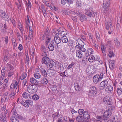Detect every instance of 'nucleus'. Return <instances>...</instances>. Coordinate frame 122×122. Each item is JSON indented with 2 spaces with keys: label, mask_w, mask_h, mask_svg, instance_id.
<instances>
[{
  "label": "nucleus",
  "mask_w": 122,
  "mask_h": 122,
  "mask_svg": "<svg viewBox=\"0 0 122 122\" xmlns=\"http://www.w3.org/2000/svg\"><path fill=\"white\" fill-rule=\"evenodd\" d=\"M97 89L94 86L90 87L89 88V90L87 92L88 96L90 97H94L97 93Z\"/></svg>",
  "instance_id": "obj_1"
},
{
  "label": "nucleus",
  "mask_w": 122,
  "mask_h": 122,
  "mask_svg": "<svg viewBox=\"0 0 122 122\" xmlns=\"http://www.w3.org/2000/svg\"><path fill=\"white\" fill-rule=\"evenodd\" d=\"M38 88L36 85H30L27 86V90L29 92L33 93L37 91Z\"/></svg>",
  "instance_id": "obj_2"
},
{
  "label": "nucleus",
  "mask_w": 122,
  "mask_h": 122,
  "mask_svg": "<svg viewBox=\"0 0 122 122\" xmlns=\"http://www.w3.org/2000/svg\"><path fill=\"white\" fill-rule=\"evenodd\" d=\"M103 102L106 104L110 105L112 104V100L109 97H106L103 99Z\"/></svg>",
  "instance_id": "obj_3"
},
{
  "label": "nucleus",
  "mask_w": 122,
  "mask_h": 122,
  "mask_svg": "<svg viewBox=\"0 0 122 122\" xmlns=\"http://www.w3.org/2000/svg\"><path fill=\"white\" fill-rule=\"evenodd\" d=\"M108 83L107 80H105L102 81L100 83L99 87L100 90H103L107 86Z\"/></svg>",
  "instance_id": "obj_4"
},
{
  "label": "nucleus",
  "mask_w": 122,
  "mask_h": 122,
  "mask_svg": "<svg viewBox=\"0 0 122 122\" xmlns=\"http://www.w3.org/2000/svg\"><path fill=\"white\" fill-rule=\"evenodd\" d=\"M0 15L3 19L6 20L9 18L8 15H6L5 12L2 10L0 11Z\"/></svg>",
  "instance_id": "obj_5"
},
{
  "label": "nucleus",
  "mask_w": 122,
  "mask_h": 122,
  "mask_svg": "<svg viewBox=\"0 0 122 122\" xmlns=\"http://www.w3.org/2000/svg\"><path fill=\"white\" fill-rule=\"evenodd\" d=\"M112 113V112L107 110L104 112L103 114L104 117L106 118H109L111 116Z\"/></svg>",
  "instance_id": "obj_6"
},
{
  "label": "nucleus",
  "mask_w": 122,
  "mask_h": 122,
  "mask_svg": "<svg viewBox=\"0 0 122 122\" xmlns=\"http://www.w3.org/2000/svg\"><path fill=\"white\" fill-rule=\"evenodd\" d=\"M48 75L50 76H53L57 74V72L51 69L49 70H48Z\"/></svg>",
  "instance_id": "obj_7"
},
{
  "label": "nucleus",
  "mask_w": 122,
  "mask_h": 122,
  "mask_svg": "<svg viewBox=\"0 0 122 122\" xmlns=\"http://www.w3.org/2000/svg\"><path fill=\"white\" fill-rule=\"evenodd\" d=\"M111 23V22H107L106 23V29L108 30L109 29L111 30H113V27L112 26Z\"/></svg>",
  "instance_id": "obj_8"
},
{
  "label": "nucleus",
  "mask_w": 122,
  "mask_h": 122,
  "mask_svg": "<svg viewBox=\"0 0 122 122\" xmlns=\"http://www.w3.org/2000/svg\"><path fill=\"white\" fill-rule=\"evenodd\" d=\"M76 45H79L81 47H83L84 45L83 41L80 39H78L76 40Z\"/></svg>",
  "instance_id": "obj_9"
},
{
  "label": "nucleus",
  "mask_w": 122,
  "mask_h": 122,
  "mask_svg": "<svg viewBox=\"0 0 122 122\" xmlns=\"http://www.w3.org/2000/svg\"><path fill=\"white\" fill-rule=\"evenodd\" d=\"M50 60V59L48 57H44L42 59V63L48 65L49 63Z\"/></svg>",
  "instance_id": "obj_10"
},
{
  "label": "nucleus",
  "mask_w": 122,
  "mask_h": 122,
  "mask_svg": "<svg viewBox=\"0 0 122 122\" xmlns=\"http://www.w3.org/2000/svg\"><path fill=\"white\" fill-rule=\"evenodd\" d=\"M0 118L1 122H7L6 120V117L5 113H1L0 115Z\"/></svg>",
  "instance_id": "obj_11"
},
{
  "label": "nucleus",
  "mask_w": 122,
  "mask_h": 122,
  "mask_svg": "<svg viewBox=\"0 0 122 122\" xmlns=\"http://www.w3.org/2000/svg\"><path fill=\"white\" fill-rule=\"evenodd\" d=\"M99 75H95L93 78V81L95 84H97L98 82L101 81L98 77Z\"/></svg>",
  "instance_id": "obj_12"
},
{
  "label": "nucleus",
  "mask_w": 122,
  "mask_h": 122,
  "mask_svg": "<svg viewBox=\"0 0 122 122\" xmlns=\"http://www.w3.org/2000/svg\"><path fill=\"white\" fill-rule=\"evenodd\" d=\"M30 81L31 83L34 84V85H36L37 86L38 85V81L36 79L33 77L30 78Z\"/></svg>",
  "instance_id": "obj_13"
},
{
  "label": "nucleus",
  "mask_w": 122,
  "mask_h": 122,
  "mask_svg": "<svg viewBox=\"0 0 122 122\" xmlns=\"http://www.w3.org/2000/svg\"><path fill=\"white\" fill-rule=\"evenodd\" d=\"M54 39L55 43L57 44H59L61 42V37L58 35L55 36Z\"/></svg>",
  "instance_id": "obj_14"
},
{
  "label": "nucleus",
  "mask_w": 122,
  "mask_h": 122,
  "mask_svg": "<svg viewBox=\"0 0 122 122\" xmlns=\"http://www.w3.org/2000/svg\"><path fill=\"white\" fill-rule=\"evenodd\" d=\"M83 118L84 117L86 119H89L90 117V114L87 111H85L83 115Z\"/></svg>",
  "instance_id": "obj_15"
},
{
  "label": "nucleus",
  "mask_w": 122,
  "mask_h": 122,
  "mask_svg": "<svg viewBox=\"0 0 122 122\" xmlns=\"http://www.w3.org/2000/svg\"><path fill=\"white\" fill-rule=\"evenodd\" d=\"M115 42V46L117 48H119L121 46V45L120 43V42L116 39L114 40Z\"/></svg>",
  "instance_id": "obj_16"
},
{
  "label": "nucleus",
  "mask_w": 122,
  "mask_h": 122,
  "mask_svg": "<svg viewBox=\"0 0 122 122\" xmlns=\"http://www.w3.org/2000/svg\"><path fill=\"white\" fill-rule=\"evenodd\" d=\"M109 67L111 70H113L114 68L115 64L114 61H111L109 62Z\"/></svg>",
  "instance_id": "obj_17"
},
{
  "label": "nucleus",
  "mask_w": 122,
  "mask_h": 122,
  "mask_svg": "<svg viewBox=\"0 0 122 122\" xmlns=\"http://www.w3.org/2000/svg\"><path fill=\"white\" fill-rule=\"evenodd\" d=\"M113 90V87L111 86H107L105 89V91L108 93H111L112 92Z\"/></svg>",
  "instance_id": "obj_18"
},
{
  "label": "nucleus",
  "mask_w": 122,
  "mask_h": 122,
  "mask_svg": "<svg viewBox=\"0 0 122 122\" xmlns=\"http://www.w3.org/2000/svg\"><path fill=\"white\" fill-rule=\"evenodd\" d=\"M55 64V62L52 60H50L49 63L47 65V66L50 68H52L54 65Z\"/></svg>",
  "instance_id": "obj_19"
},
{
  "label": "nucleus",
  "mask_w": 122,
  "mask_h": 122,
  "mask_svg": "<svg viewBox=\"0 0 122 122\" xmlns=\"http://www.w3.org/2000/svg\"><path fill=\"white\" fill-rule=\"evenodd\" d=\"M74 85L76 91H81L80 87L78 83H74Z\"/></svg>",
  "instance_id": "obj_20"
},
{
  "label": "nucleus",
  "mask_w": 122,
  "mask_h": 122,
  "mask_svg": "<svg viewBox=\"0 0 122 122\" xmlns=\"http://www.w3.org/2000/svg\"><path fill=\"white\" fill-rule=\"evenodd\" d=\"M85 13L87 15L90 17H91L93 13L94 14V13L93 12V10L90 9L88 10Z\"/></svg>",
  "instance_id": "obj_21"
},
{
  "label": "nucleus",
  "mask_w": 122,
  "mask_h": 122,
  "mask_svg": "<svg viewBox=\"0 0 122 122\" xmlns=\"http://www.w3.org/2000/svg\"><path fill=\"white\" fill-rule=\"evenodd\" d=\"M76 121L78 122H83L82 121H83L84 118L81 116H78L76 118Z\"/></svg>",
  "instance_id": "obj_22"
},
{
  "label": "nucleus",
  "mask_w": 122,
  "mask_h": 122,
  "mask_svg": "<svg viewBox=\"0 0 122 122\" xmlns=\"http://www.w3.org/2000/svg\"><path fill=\"white\" fill-rule=\"evenodd\" d=\"M67 31L66 30L64 29V30H62L60 32V35L62 37L66 36H65L67 34Z\"/></svg>",
  "instance_id": "obj_23"
},
{
  "label": "nucleus",
  "mask_w": 122,
  "mask_h": 122,
  "mask_svg": "<svg viewBox=\"0 0 122 122\" xmlns=\"http://www.w3.org/2000/svg\"><path fill=\"white\" fill-rule=\"evenodd\" d=\"M76 56L78 58H80L82 57V54L81 51H77L76 52Z\"/></svg>",
  "instance_id": "obj_24"
},
{
  "label": "nucleus",
  "mask_w": 122,
  "mask_h": 122,
  "mask_svg": "<svg viewBox=\"0 0 122 122\" xmlns=\"http://www.w3.org/2000/svg\"><path fill=\"white\" fill-rule=\"evenodd\" d=\"M62 42L64 43H66L68 41V40L66 36H62L61 37Z\"/></svg>",
  "instance_id": "obj_25"
},
{
  "label": "nucleus",
  "mask_w": 122,
  "mask_h": 122,
  "mask_svg": "<svg viewBox=\"0 0 122 122\" xmlns=\"http://www.w3.org/2000/svg\"><path fill=\"white\" fill-rule=\"evenodd\" d=\"M87 52L86 53L87 56H89L93 53V50L91 48L88 49L87 50Z\"/></svg>",
  "instance_id": "obj_26"
},
{
  "label": "nucleus",
  "mask_w": 122,
  "mask_h": 122,
  "mask_svg": "<svg viewBox=\"0 0 122 122\" xmlns=\"http://www.w3.org/2000/svg\"><path fill=\"white\" fill-rule=\"evenodd\" d=\"M42 84H46L48 82V80L45 78H43L40 81Z\"/></svg>",
  "instance_id": "obj_27"
},
{
  "label": "nucleus",
  "mask_w": 122,
  "mask_h": 122,
  "mask_svg": "<svg viewBox=\"0 0 122 122\" xmlns=\"http://www.w3.org/2000/svg\"><path fill=\"white\" fill-rule=\"evenodd\" d=\"M41 74L45 77L47 76V74L45 70L43 69L42 68L41 70Z\"/></svg>",
  "instance_id": "obj_28"
},
{
  "label": "nucleus",
  "mask_w": 122,
  "mask_h": 122,
  "mask_svg": "<svg viewBox=\"0 0 122 122\" xmlns=\"http://www.w3.org/2000/svg\"><path fill=\"white\" fill-rule=\"evenodd\" d=\"M95 60V57L92 55L90 56L88 60L89 62H93Z\"/></svg>",
  "instance_id": "obj_29"
},
{
  "label": "nucleus",
  "mask_w": 122,
  "mask_h": 122,
  "mask_svg": "<svg viewBox=\"0 0 122 122\" xmlns=\"http://www.w3.org/2000/svg\"><path fill=\"white\" fill-rule=\"evenodd\" d=\"M79 19L81 22H83V21L86 19L85 15L83 14H82L80 15L79 16Z\"/></svg>",
  "instance_id": "obj_30"
},
{
  "label": "nucleus",
  "mask_w": 122,
  "mask_h": 122,
  "mask_svg": "<svg viewBox=\"0 0 122 122\" xmlns=\"http://www.w3.org/2000/svg\"><path fill=\"white\" fill-rule=\"evenodd\" d=\"M96 118L97 120H96V121H100V120H105L104 116H97L96 117Z\"/></svg>",
  "instance_id": "obj_31"
},
{
  "label": "nucleus",
  "mask_w": 122,
  "mask_h": 122,
  "mask_svg": "<svg viewBox=\"0 0 122 122\" xmlns=\"http://www.w3.org/2000/svg\"><path fill=\"white\" fill-rule=\"evenodd\" d=\"M102 51L103 54L104 56H105L106 54V50L103 46H101Z\"/></svg>",
  "instance_id": "obj_32"
},
{
  "label": "nucleus",
  "mask_w": 122,
  "mask_h": 122,
  "mask_svg": "<svg viewBox=\"0 0 122 122\" xmlns=\"http://www.w3.org/2000/svg\"><path fill=\"white\" fill-rule=\"evenodd\" d=\"M109 6V4L108 2L103 3V7L104 9H107L108 8Z\"/></svg>",
  "instance_id": "obj_33"
},
{
  "label": "nucleus",
  "mask_w": 122,
  "mask_h": 122,
  "mask_svg": "<svg viewBox=\"0 0 122 122\" xmlns=\"http://www.w3.org/2000/svg\"><path fill=\"white\" fill-rule=\"evenodd\" d=\"M49 30L47 28L46 30L44 32V35H45L47 38L48 37V36L49 35Z\"/></svg>",
  "instance_id": "obj_34"
},
{
  "label": "nucleus",
  "mask_w": 122,
  "mask_h": 122,
  "mask_svg": "<svg viewBox=\"0 0 122 122\" xmlns=\"http://www.w3.org/2000/svg\"><path fill=\"white\" fill-rule=\"evenodd\" d=\"M48 47L49 51H53L54 49L53 45L51 43L49 44Z\"/></svg>",
  "instance_id": "obj_35"
},
{
  "label": "nucleus",
  "mask_w": 122,
  "mask_h": 122,
  "mask_svg": "<svg viewBox=\"0 0 122 122\" xmlns=\"http://www.w3.org/2000/svg\"><path fill=\"white\" fill-rule=\"evenodd\" d=\"M109 105L108 106V110H107L112 112V110L114 109V107L112 105V104Z\"/></svg>",
  "instance_id": "obj_36"
},
{
  "label": "nucleus",
  "mask_w": 122,
  "mask_h": 122,
  "mask_svg": "<svg viewBox=\"0 0 122 122\" xmlns=\"http://www.w3.org/2000/svg\"><path fill=\"white\" fill-rule=\"evenodd\" d=\"M35 77L37 79H39L40 78L41 75L40 74L38 73H36L34 74Z\"/></svg>",
  "instance_id": "obj_37"
},
{
  "label": "nucleus",
  "mask_w": 122,
  "mask_h": 122,
  "mask_svg": "<svg viewBox=\"0 0 122 122\" xmlns=\"http://www.w3.org/2000/svg\"><path fill=\"white\" fill-rule=\"evenodd\" d=\"M33 30H29V38H30V39H31L33 37ZM29 39H30L29 38Z\"/></svg>",
  "instance_id": "obj_38"
},
{
  "label": "nucleus",
  "mask_w": 122,
  "mask_h": 122,
  "mask_svg": "<svg viewBox=\"0 0 122 122\" xmlns=\"http://www.w3.org/2000/svg\"><path fill=\"white\" fill-rule=\"evenodd\" d=\"M32 98L34 100H37L39 99V97L38 95L35 94L33 96Z\"/></svg>",
  "instance_id": "obj_39"
},
{
  "label": "nucleus",
  "mask_w": 122,
  "mask_h": 122,
  "mask_svg": "<svg viewBox=\"0 0 122 122\" xmlns=\"http://www.w3.org/2000/svg\"><path fill=\"white\" fill-rule=\"evenodd\" d=\"M117 92L119 95L122 94V90L120 88H118L117 89Z\"/></svg>",
  "instance_id": "obj_40"
},
{
  "label": "nucleus",
  "mask_w": 122,
  "mask_h": 122,
  "mask_svg": "<svg viewBox=\"0 0 122 122\" xmlns=\"http://www.w3.org/2000/svg\"><path fill=\"white\" fill-rule=\"evenodd\" d=\"M31 3L29 0L28 1V3L26 4V9H28V10L29 9V8H30L31 7Z\"/></svg>",
  "instance_id": "obj_41"
},
{
  "label": "nucleus",
  "mask_w": 122,
  "mask_h": 122,
  "mask_svg": "<svg viewBox=\"0 0 122 122\" xmlns=\"http://www.w3.org/2000/svg\"><path fill=\"white\" fill-rule=\"evenodd\" d=\"M12 114L14 115L15 116L16 118H18V115L17 114L16 111L15 110H12Z\"/></svg>",
  "instance_id": "obj_42"
},
{
  "label": "nucleus",
  "mask_w": 122,
  "mask_h": 122,
  "mask_svg": "<svg viewBox=\"0 0 122 122\" xmlns=\"http://www.w3.org/2000/svg\"><path fill=\"white\" fill-rule=\"evenodd\" d=\"M85 112L83 109H79L78 110V113L80 115L84 114Z\"/></svg>",
  "instance_id": "obj_43"
},
{
  "label": "nucleus",
  "mask_w": 122,
  "mask_h": 122,
  "mask_svg": "<svg viewBox=\"0 0 122 122\" xmlns=\"http://www.w3.org/2000/svg\"><path fill=\"white\" fill-rule=\"evenodd\" d=\"M60 29H61L60 28L59 29H58V30H57L55 32H54V34L55 35V36L56 35H58V36L59 35V34L58 35V34H59V33H60V32H61V31Z\"/></svg>",
  "instance_id": "obj_44"
},
{
  "label": "nucleus",
  "mask_w": 122,
  "mask_h": 122,
  "mask_svg": "<svg viewBox=\"0 0 122 122\" xmlns=\"http://www.w3.org/2000/svg\"><path fill=\"white\" fill-rule=\"evenodd\" d=\"M76 6L78 7H80L81 6V2L79 1H76Z\"/></svg>",
  "instance_id": "obj_45"
},
{
  "label": "nucleus",
  "mask_w": 122,
  "mask_h": 122,
  "mask_svg": "<svg viewBox=\"0 0 122 122\" xmlns=\"http://www.w3.org/2000/svg\"><path fill=\"white\" fill-rule=\"evenodd\" d=\"M23 97L25 98H27L28 97V95L25 92H24L22 95Z\"/></svg>",
  "instance_id": "obj_46"
},
{
  "label": "nucleus",
  "mask_w": 122,
  "mask_h": 122,
  "mask_svg": "<svg viewBox=\"0 0 122 122\" xmlns=\"http://www.w3.org/2000/svg\"><path fill=\"white\" fill-rule=\"evenodd\" d=\"M25 102L28 103V104H29L30 105H32L33 104V102L31 101H29L28 100H26Z\"/></svg>",
  "instance_id": "obj_47"
},
{
  "label": "nucleus",
  "mask_w": 122,
  "mask_h": 122,
  "mask_svg": "<svg viewBox=\"0 0 122 122\" xmlns=\"http://www.w3.org/2000/svg\"><path fill=\"white\" fill-rule=\"evenodd\" d=\"M26 76V74L25 73H24L22 74V76L20 77V79L21 80L24 79Z\"/></svg>",
  "instance_id": "obj_48"
},
{
  "label": "nucleus",
  "mask_w": 122,
  "mask_h": 122,
  "mask_svg": "<svg viewBox=\"0 0 122 122\" xmlns=\"http://www.w3.org/2000/svg\"><path fill=\"white\" fill-rule=\"evenodd\" d=\"M59 68L61 71H63L64 70V69L62 64H60L59 65Z\"/></svg>",
  "instance_id": "obj_49"
},
{
  "label": "nucleus",
  "mask_w": 122,
  "mask_h": 122,
  "mask_svg": "<svg viewBox=\"0 0 122 122\" xmlns=\"http://www.w3.org/2000/svg\"><path fill=\"white\" fill-rule=\"evenodd\" d=\"M114 54L111 51H109V53H108V56L110 57H112L114 56Z\"/></svg>",
  "instance_id": "obj_50"
},
{
  "label": "nucleus",
  "mask_w": 122,
  "mask_h": 122,
  "mask_svg": "<svg viewBox=\"0 0 122 122\" xmlns=\"http://www.w3.org/2000/svg\"><path fill=\"white\" fill-rule=\"evenodd\" d=\"M88 35L89 36V40L92 41L93 40L92 35L90 33L88 34Z\"/></svg>",
  "instance_id": "obj_51"
},
{
  "label": "nucleus",
  "mask_w": 122,
  "mask_h": 122,
  "mask_svg": "<svg viewBox=\"0 0 122 122\" xmlns=\"http://www.w3.org/2000/svg\"><path fill=\"white\" fill-rule=\"evenodd\" d=\"M100 80H101L103 78V74L102 73H100L99 75L98 76Z\"/></svg>",
  "instance_id": "obj_52"
},
{
  "label": "nucleus",
  "mask_w": 122,
  "mask_h": 122,
  "mask_svg": "<svg viewBox=\"0 0 122 122\" xmlns=\"http://www.w3.org/2000/svg\"><path fill=\"white\" fill-rule=\"evenodd\" d=\"M74 64V62H72L71 64H70L68 66L67 68L68 69H69L72 68Z\"/></svg>",
  "instance_id": "obj_53"
},
{
  "label": "nucleus",
  "mask_w": 122,
  "mask_h": 122,
  "mask_svg": "<svg viewBox=\"0 0 122 122\" xmlns=\"http://www.w3.org/2000/svg\"><path fill=\"white\" fill-rule=\"evenodd\" d=\"M26 59L25 63L28 65L29 62V57L28 56H26Z\"/></svg>",
  "instance_id": "obj_54"
},
{
  "label": "nucleus",
  "mask_w": 122,
  "mask_h": 122,
  "mask_svg": "<svg viewBox=\"0 0 122 122\" xmlns=\"http://www.w3.org/2000/svg\"><path fill=\"white\" fill-rule=\"evenodd\" d=\"M15 95V94L14 92H12L9 95V96L11 98H13L14 97Z\"/></svg>",
  "instance_id": "obj_55"
},
{
  "label": "nucleus",
  "mask_w": 122,
  "mask_h": 122,
  "mask_svg": "<svg viewBox=\"0 0 122 122\" xmlns=\"http://www.w3.org/2000/svg\"><path fill=\"white\" fill-rule=\"evenodd\" d=\"M18 83L17 81H16L14 85V88L15 90H16L17 88Z\"/></svg>",
  "instance_id": "obj_56"
},
{
  "label": "nucleus",
  "mask_w": 122,
  "mask_h": 122,
  "mask_svg": "<svg viewBox=\"0 0 122 122\" xmlns=\"http://www.w3.org/2000/svg\"><path fill=\"white\" fill-rule=\"evenodd\" d=\"M50 38H48V39L46 40V45H48V43H50Z\"/></svg>",
  "instance_id": "obj_57"
},
{
  "label": "nucleus",
  "mask_w": 122,
  "mask_h": 122,
  "mask_svg": "<svg viewBox=\"0 0 122 122\" xmlns=\"http://www.w3.org/2000/svg\"><path fill=\"white\" fill-rule=\"evenodd\" d=\"M18 48L19 50L20 51H21L23 49V46L22 45L20 44L19 46L18 47Z\"/></svg>",
  "instance_id": "obj_58"
},
{
  "label": "nucleus",
  "mask_w": 122,
  "mask_h": 122,
  "mask_svg": "<svg viewBox=\"0 0 122 122\" xmlns=\"http://www.w3.org/2000/svg\"><path fill=\"white\" fill-rule=\"evenodd\" d=\"M16 119L14 117H11L10 120L11 122H13L12 121L14 122Z\"/></svg>",
  "instance_id": "obj_59"
},
{
  "label": "nucleus",
  "mask_w": 122,
  "mask_h": 122,
  "mask_svg": "<svg viewBox=\"0 0 122 122\" xmlns=\"http://www.w3.org/2000/svg\"><path fill=\"white\" fill-rule=\"evenodd\" d=\"M27 82V81L26 79L24 80L23 83V85L24 87L26 84Z\"/></svg>",
  "instance_id": "obj_60"
},
{
  "label": "nucleus",
  "mask_w": 122,
  "mask_h": 122,
  "mask_svg": "<svg viewBox=\"0 0 122 122\" xmlns=\"http://www.w3.org/2000/svg\"><path fill=\"white\" fill-rule=\"evenodd\" d=\"M41 8L42 9V12L46 10L45 8L43 5H41Z\"/></svg>",
  "instance_id": "obj_61"
},
{
  "label": "nucleus",
  "mask_w": 122,
  "mask_h": 122,
  "mask_svg": "<svg viewBox=\"0 0 122 122\" xmlns=\"http://www.w3.org/2000/svg\"><path fill=\"white\" fill-rule=\"evenodd\" d=\"M8 59V56L5 55L4 57V62L6 61Z\"/></svg>",
  "instance_id": "obj_62"
},
{
  "label": "nucleus",
  "mask_w": 122,
  "mask_h": 122,
  "mask_svg": "<svg viewBox=\"0 0 122 122\" xmlns=\"http://www.w3.org/2000/svg\"><path fill=\"white\" fill-rule=\"evenodd\" d=\"M45 35H41L40 37V39L41 40H43L45 38Z\"/></svg>",
  "instance_id": "obj_63"
},
{
  "label": "nucleus",
  "mask_w": 122,
  "mask_h": 122,
  "mask_svg": "<svg viewBox=\"0 0 122 122\" xmlns=\"http://www.w3.org/2000/svg\"><path fill=\"white\" fill-rule=\"evenodd\" d=\"M5 44H7L8 41V36H6L5 37Z\"/></svg>",
  "instance_id": "obj_64"
}]
</instances>
